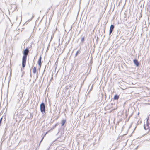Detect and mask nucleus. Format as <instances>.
Returning a JSON list of instances; mask_svg holds the SVG:
<instances>
[{
	"mask_svg": "<svg viewBox=\"0 0 150 150\" xmlns=\"http://www.w3.org/2000/svg\"><path fill=\"white\" fill-rule=\"evenodd\" d=\"M105 32V29H104V32Z\"/></svg>",
	"mask_w": 150,
	"mask_h": 150,
	"instance_id": "nucleus-19",
	"label": "nucleus"
},
{
	"mask_svg": "<svg viewBox=\"0 0 150 150\" xmlns=\"http://www.w3.org/2000/svg\"><path fill=\"white\" fill-rule=\"evenodd\" d=\"M114 26L113 25H111L110 27L109 30V35H110L113 30Z\"/></svg>",
	"mask_w": 150,
	"mask_h": 150,
	"instance_id": "nucleus-4",
	"label": "nucleus"
},
{
	"mask_svg": "<svg viewBox=\"0 0 150 150\" xmlns=\"http://www.w3.org/2000/svg\"><path fill=\"white\" fill-rule=\"evenodd\" d=\"M24 89H21V91L19 93V96L20 98H22L23 97V94L24 93Z\"/></svg>",
	"mask_w": 150,
	"mask_h": 150,
	"instance_id": "nucleus-3",
	"label": "nucleus"
},
{
	"mask_svg": "<svg viewBox=\"0 0 150 150\" xmlns=\"http://www.w3.org/2000/svg\"><path fill=\"white\" fill-rule=\"evenodd\" d=\"M50 8H49L48 9V11H47V12H48V11L50 10Z\"/></svg>",
	"mask_w": 150,
	"mask_h": 150,
	"instance_id": "nucleus-17",
	"label": "nucleus"
},
{
	"mask_svg": "<svg viewBox=\"0 0 150 150\" xmlns=\"http://www.w3.org/2000/svg\"><path fill=\"white\" fill-rule=\"evenodd\" d=\"M33 73L35 74L36 72V67H34L33 70Z\"/></svg>",
	"mask_w": 150,
	"mask_h": 150,
	"instance_id": "nucleus-8",
	"label": "nucleus"
},
{
	"mask_svg": "<svg viewBox=\"0 0 150 150\" xmlns=\"http://www.w3.org/2000/svg\"><path fill=\"white\" fill-rule=\"evenodd\" d=\"M50 147H50L48 148H47V150H49Z\"/></svg>",
	"mask_w": 150,
	"mask_h": 150,
	"instance_id": "nucleus-16",
	"label": "nucleus"
},
{
	"mask_svg": "<svg viewBox=\"0 0 150 150\" xmlns=\"http://www.w3.org/2000/svg\"><path fill=\"white\" fill-rule=\"evenodd\" d=\"M66 122V120H62V126H63Z\"/></svg>",
	"mask_w": 150,
	"mask_h": 150,
	"instance_id": "nucleus-9",
	"label": "nucleus"
},
{
	"mask_svg": "<svg viewBox=\"0 0 150 150\" xmlns=\"http://www.w3.org/2000/svg\"><path fill=\"white\" fill-rule=\"evenodd\" d=\"M80 52L79 51H77L76 53L75 54V56H76Z\"/></svg>",
	"mask_w": 150,
	"mask_h": 150,
	"instance_id": "nucleus-14",
	"label": "nucleus"
},
{
	"mask_svg": "<svg viewBox=\"0 0 150 150\" xmlns=\"http://www.w3.org/2000/svg\"><path fill=\"white\" fill-rule=\"evenodd\" d=\"M58 125V123H56L54 125V126H53L51 128V129H53L56 126H57Z\"/></svg>",
	"mask_w": 150,
	"mask_h": 150,
	"instance_id": "nucleus-10",
	"label": "nucleus"
},
{
	"mask_svg": "<svg viewBox=\"0 0 150 150\" xmlns=\"http://www.w3.org/2000/svg\"><path fill=\"white\" fill-rule=\"evenodd\" d=\"M29 52V50L27 48H26L23 51V56L22 61V67L23 68H24L25 66L27 56Z\"/></svg>",
	"mask_w": 150,
	"mask_h": 150,
	"instance_id": "nucleus-1",
	"label": "nucleus"
},
{
	"mask_svg": "<svg viewBox=\"0 0 150 150\" xmlns=\"http://www.w3.org/2000/svg\"><path fill=\"white\" fill-rule=\"evenodd\" d=\"M1 125L0 124V126Z\"/></svg>",
	"mask_w": 150,
	"mask_h": 150,
	"instance_id": "nucleus-22",
	"label": "nucleus"
},
{
	"mask_svg": "<svg viewBox=\"0 0 150 150\" xmlns=\"http://www.w3.org/2000/svg\"><path fill=\"white\" fill-rule=\"evenodd\" d=\"M41 59H42V57L41 56H40L39 57V58L38 61V63L39 66H40V68L41 67Z\"/></svg>",
	"mask_w": 150,
	"mask_h": 150,
	"instance_id": "nucleus-6",
	"label": "nucleus"
},
{
	"mask_svg": "<svg viewBox=\"0 0 150 150\" xmlns=\"http://www.w3.org/2000/svg\"><path fill=\"white\" fill-rule=\"evenodd\" d=\"M28 15H29V13H28Z\"/></svg>",
	"mask_w": 150,
	"mask_h": 150,
	"instance_id": "nucleus-18",
	"label": "nucleus"
},
{
	"mask_svg": "<svg viewBox=\"0 0 150 150\" xmlns=\"http://www.w3.org/2000/svg\"><path fill=\"white\" fill-rule=\"evenodd\" d=\"M2 120V117H1V118L0 119V125H1V124Z\"/></svg>",
	"mask_w": 150,
	"mask_h": 150,
	"instance_id": "nucleus-15",
	"label": "nucleus"
},
{
	"mask_svg": "<svg viewBox=\"0 0 150 150\" xmlns=\"http://www.w3.org/2000/svg\"><path fill=\"white\" fill-rule=\"evenodd\" d=\"M133 62L134 64L137 67H138L139 65V63L137 59H135L133 60Z\"/></svg>",
	"mask_w": 150,
	"mask_h": 150,
	"instance_id": "nucleus-5",
	"label": "nucleus"
},
{
	"mask_svg": "<svg viewBox=\"0 0 150 150\" xmlns=\"http://www.w3.org/2000/svg\"><path fill=\"white\" fill-rule=\"evenodd\" d=\"M84 40H85L84 38V37H82L81 38V42H83L84 41Z\"/></svg>",
	"mask_w": 150,
	"mask_h": 150,
	"instance_id": "nucleus-13",
	"label": "nucleus"
},
{
	"mask_svg": "<svg viewBox=\"0 0 150 150\" xmlns=\"http://www.w3.org/2000/svg\"><path fill=\"white\" fill-rule=\"evenodd\" d=\"M34 17V15L33 14H32V18H31L30 19H29L28 20V21H28V22H29L31 20H32V19Z\"/></svg>",
	"mask_w": 150,
	"mask_h": 150,
	"instance_id": "nucleus-12",
	"label": "nucleus"
},
{
	"mask_svg": "<svg viewBox=\"0 0 150 150\" xmlns=\"http://www.w3.org/2000/svg\"><path fill=\"white\" fill-rule=\"evenodd\" d=\"M139 112H138V115H139Z\"/></svg>",
	"mask_w": 150,
	"mask_h": 150,
	"instance_id": "nucleus-20",
	"label": "nucleus"
},
{
	"mask_svg": "<svg viewBox=\"0 0 150 150\" xmlns=\"http://www.w3.org/2000/svg\"><path fill=\"white\" fill-rule=\"evenodd\" d=\"M59 138H57V139H59Z\"/></svg>",
	"mask_w": 150,
	"mask_h": 150,
	"instance_id": "nucleus-21",
	"label": "nucleus"
},
{
	"mask_svg": "<svg viewBox=\"0 0 150 150\" xmlns=\"http://www.w3.org/2000/svg\"><path fill=\"white\" fill-rule=\"evenodd\" d=\"M119 96L117 95H115L114 97V99L115 100H117L119 98Z\"/></svg>",
	"mask_w": 150,
	"mask_h": 150,
	"instance_id": "nucleus-7",
	"label": "nucleus"
},
{
	"mask_svg": "<svg viewBox=\"0 0 150 150\" xmlns=\"http://www.w3.org/2000/svg\"><path fill=\"white\" fill-rule=\"evenodd\" d=\"M40 110L42 114H44L45 112V106L44 103L42 102L40 105Z\"/></svg>",
	"mask_w": 150,
	"mask_h": 150,
	"instance_id": "nucleus-2",
	"label": "nucleus"
},
{
	"mask_svg": "<svg viewBox=\"0 0 150 150\" xmlns=\"http://www.w3.org/2000/svg\"><path fill=\"white\" fill-rule=\"evenodd\" d=\"M47 132H46V133L44 135V136L42 138L40 142V144H40V143H41V142L42 141L43 139H44V137L45 136V135H46V134L47 133Z\"/></svg>",
	"mask_w": 150,
	"mask_h": 150,
	"instance_id": "nucleus-11",
	"label": "nucleus"
}]
</instances>
